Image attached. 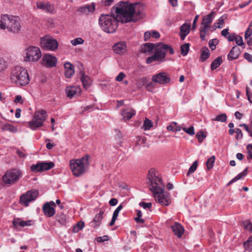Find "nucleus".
Here are the masks:
<instances>
[{
	"mask_svg": "<svg viewBox=\"0 0 252 252\" xmlns=\"http://www.w3.org/2000/svg\"><path fill=\"white\" fill-rule=\"evenodd\" d=\"M148 178L150 189L156 202L163 206H168L171 203L170 197L169 193L163 190L164 185L161 179L156 175L153 169L149 171Z\"/></svg>",
	"mask_w": 252,
	"mask_h": 252,
	"instance_id": "nucleus-1",
	"label": "nucleus"
},
{
	"mask_svg": "<svg viewBox=\"0 0 252 252\" xmlns=\"http://www.w3.org/2000/svg\"><path fill=\"white\" fill-rule=\"evenodd\" d=\"M139 7L137 3L120 2L116 7L117 18L122 23L135 21V15L140 13Z\"/></svg>",
	"mask_w": 252,
	"mask_h": 252,
	"instance_id": "nucleus-2",
	"label": "nucleus"
},
{
	"mask_svg": "<svg viewBox=\"0 0 252 252\" xmlns=\"http://www.w3.org/2000/svg\"><path fill=\"white\" fill-rule=\"evenodd\" d=\"M10 78L13 83L20 86L28 85L30 81L27 70L20 66H15L12 69Z\"/></svg>",
	"mask_w": 252,
	"mask_h": 252,
	"instance_id": "nucleus-3",
	"label": "nucleus"
},
{
	"mask_svg": "<svg viewBox=\"0 0 252 252\" xmlns=\"http://www.w3.org/2000/svg\"><path fill=\"white\" fill-rule=\"evenodd\" d=\"M21 25L18 17L7 14L2 15L0 19V29L17 33L21 30Z\"/></svg>",
	"mask_w": 252,
	"mask_h": 252,
	"instance_id": "nucleus-4",
	"label": "nucleus"
},
{
	"mask_svg": "<svg viewBox=\"0 0 252 252\" xmlns=\"http://www.w3.org/2000/svg\"><path fill=\"white\" fill-rule=\"evenodd\" d=\"M98 22L101 29L107 33H114L118 28V20L113 15L101 14Z\"/></svg>",
	"mask_w": 252,
	"mask_h": 252,
	"instance_id": "nucleus-5",
	"label": "nucleus"
},
{
	"mask_svg": "<svg viewBox=\"0 0 252 252\" xmlns=\"http://www.w3.org/2000/svg\"><path fill=\"white\" fill-rule=\"evenodd\" d=\"M89 157L87 155L80 159H73L70 161V168L73 175L78 177L84 174L89 166Z\"/></svg>",
	"mask_w": 252,
	"mask_h": 252,
	"instance_id": "nucleus-6",
	"label": "nucleus"
},
{
	"mask_svg": "<svg viewBox=\"0 0 252 252\" xmlns=\"http://www.w3.org/2000/svg\"><path fill=\"white\" fill-rule=\"evenodd\" d=\"M24 61L26 62L36 63L42 57L40 49L36 46L30 45L24 50Z\"/></svg>",
	"mask_w": 252,
	"mask_h": 252,
	"instance_id": "nucleus-7",
	"label": "nucleus"
},
{
	"mask_svg": "<svg viewBox=\"0 0 252 252\" xmlns=\"http://www.w3.org/2000/svg\"><path fill=\"white\" fill-rule=\"evenodd\" d=\"M22 176V171L18 169H12L6 171L2 177L5 184L12 185L17 182Z\"/></svg>",
	"mask_w": 252,
	"mask_h": 252,
	"instance_id": "nucleus-8",
	"label": "nucleus"
},
{
	"mask_svg": "<svg viewBox=\"0 0 252 252\" xmlns=\"http://www.w3.org/2000/svg\"><path fill=\"white\" fill-rule=\"evenodd\" d=\"M155 55L158 61L163 62L164 61V58L167 52L168 51L170 54L174 53V50L170 47L163 43H158L155 45Z\"/></svg>",
	"mask_w": 252,
	"mask_h": 252,
	"instance_id": "nucleus-9",
	"label": "nucleus"
},
{
	"mask_svg": "<svg viewBox=\"0 0 252 252\" xmlns=\"http://www.w3.org/2000/svg\"><path fill=\"white\" fill-rule=\"evenodd\" d=\"M41 47L46 50L55 51L59 46L57 41L49 35H46L40 39Z\"/></svg>",
	"mask_w": 252,
	"mask_h": 252,
	"instance_id": "nucleus-10",
	"label": "nucleus"
},
{
	"mask_svg": "<svg viewBox=\"0 0 252 252\" xmlns=\"http://www.w3.org/2000/svg\"><path fill=\"white\" fill-rule=\"evenodd\" d=\"M38 194V191L36 189H32L27 191L21 195L20 203L24 206L27 207L29 203L34 201Z\"/></svg>",
	"mask_w": 252,
	"mask_h": 252,
	"instance_id": "nucleus-11",
	"label": "nucleus"
},
{
	"mask_svg": "<svg viewBox=\"0 0 252 252\" xmlns=\"http://www.w3.org/2000/svg\"><path fill=\"white\" fill-rule=\"evenodd\" d=\"M58 60L57 58L49 54H44L42 58V64L47 67H53L56 66Z\"/></svg>",
	"mask_w": 252,
	"mask_h": 252,
	"instance_id": "nucleus-12",
	"label": "nucleus"
},
{
	"mask_svg": "<svg viewBox=\"0 0 252 252\" xmlns=\"http://www.w3.org/2000/svg\"><path fill=\"white\" fill-rule=\"evenodd\" d=\"M152 80L154 82L161 85L168 83L170 81L169 75L165 72H161L154 75L152 77Z\"/></svg>",
	"mask_w": 252,
	"mask_h": 252,
	"instance_id": "nucleus-13",
	"label": "nucleus"
},
{
	"mask_svg": "<svg viewBox=\"0 0 252 252\" xmlns=\"http://www.w3.org/2000/svg\"><path fill=\"white\" fill-rule=\"evenodd\" d=\"M55 206V203L53 201L45 203L43 206V211L44 215L48 217H53L55 214L54 209Z\"/></svg>",
	"mask_w": 252,
	"mask_h": 252,
	"instance_id": "nucleus-14",
	"label": "nucleus"
},
{
	"mask_svg": "<svg viewBox=\"0 0 252 252\" xmlns=\"http://www.w3.org/2000/svg\"><path fill=\"white\" fill-rule=\"evenodd\" d=\"M38 8L45 11L47 13L54 14L56 12V10L54 5L50 4L48 2H38L36 3Z\"/></svg>",
	"mask_w": 252,
	"mask_h": 252,
	"instance_id": "nucleus-15",
	"label": "nucleus"
},
{
	"mask_svg": "<svg viewBox=\"0 0 252 252\" xmlns=\"http://www.w3.org/2000/svg\"><path fill=\"white\" fill-rule=\"evenodd\" d=\"M146 84V88L148 92H155V89L156 88V85L155 82L153 81L147 83V78L146 77H143L140 79L137 82V86L139 87H141L142 86Z\"/></svg>",
	"mask_w": 252,
	"mask_h": 252,
	"instance_id": "nucleus-16",
	"label": "nucleus"
},
{
	"mask_svg": "<svg viewBox=\"0 0 252 252\" xmlns=\"http://www.w3.org/2000/svg\"><path fill=\"white\" fill-rule=\"evenodd\" d=\"M113 51L117 54H122L126 51V44L124 41H120L115 43L112 47Z\"/></svg>",
	"mask_w": 252,
	"mask_h": 252,
	"instance_id": "nucleus-17",
	"label": "nucleus"
},
{
	"mask_svg": "<svg viewBox=\"0 0 252 252\" xmlns=\"http://www.w3.org/2000/svg\"><path fill=\"white\" fill-rule=\"evenodd\" d=\"M34 221L32 220H24L20 218H15L13 221V225L15 227L20 226L25 227L33 225Z\"/></svg>",
	"mask_w": 252,
	"mask_h": 252,
	"instance_id": "nucleus-18",
	"label": "nucleus"
},
{
	"mask_svg": "<svg viewBox=\"0 0 252 252\" xmlns=\"http://www.w3.org/2000/svg\"><path fill=\"white\" fill-rule=\"evenodd\" d=\"M241 50L238 47L235 46L232 47L227 55V59L229 61H232L237 59L241 54Z\"/></svg>",
	"mask_w": 252,
	"mask_h": 252,
	"instance_id": "nucleus-19",
	"label": "nucleus"
},
{
	"mask_svg": "<svg viewBox=\"0 0 252 252\" xmlns=\"http://www.w3.org/2000/svg\"><path fill=\"white\" fill-rule=\"evenodd\" d=\"M64 74L66 78H71L74 74L73 65L69 62H66L64 64Z\"/></svg>",
	"mask_w": 252,
	"mask_h": 252,
	"instance_id": "nucleus-20",
	"label": "nucleus"
},
{
	"mask_svg": "<svg viewBox=\"0 0 252 252\" xmlns=\"http://www.w3.org/2000/svg\"><path fill=\"white\" fill-rule=\"evenodd\" d=\"M190 25L184 23L180 27V36L181 40L185 39L186 36L189 33Z\"/></svg>",
	"mask_w": 252,
	"mask_h": 252,
	"instance_id": "nucleus-21",
	"label": "nucleus"
},
{
	"mask_svg": "<svg viewBox=\"0 0 252 252\" xmlns=\"http://www.w3.org/2000/svg\"><path fill=\"white\" fill-rule=\"evenodd\" d=\"M136 114V111L131 108H127L122 112V115L125 121L130 120Z\"/></svg>",
	"mask_w": 252,
	"mask_h": 252,
	"instance_id": "nucleus-22",
	"label": "nucleus"
},
{
	"mask_svg": "<svg viewBox=\"0 0 252 252\" xmlns=\"http://www.w3.org/2000/svg\"><path fill=\"white\" fill-rule=\"evenodd\" d=\"M245 39L249 46H252V21L245 33Z\"/></svg>",
	"mask_w": 252,
	"mask_h": 252,
	"instance_id": "nucleus-23",
	"label": "nucleus"
},
{
	"mask_svg": "<svg viewBox=\"0 0 252 252\" xmlns=\"http://www.w3.org/2000/svg\"><path fill=\"white\" fill-rule=\"evenodd\" d=\"M211 26H210L201 24V25L200 27L199 32L200 36L202 40H204L205 39L206 36L208 32L210 31L211 32Z\"/></svg>",
	"mask_w": 252,
	"mask_h": 252,
	"instance_id": "nucleus-24",
	"label": "nucleus"
},
{
	"mask_svg": "<svg viewBox=\"0 0 252 252\" xmlns=\"http://www.w3.org/2000/svg\"><path fill=\"white\" fill-rule=\"evenodd\" d=\"M95 9V5L93 4L92 5H87L85 6L80 7L78 9V12L83 15H88L91 12H94Z\"/></svg>",
	"mask_w": 252,
	"mask_h": 252,
	"instance_id": "nucleus-25",
	"label": "nucleus"
},
{
	"mask_svg": "<svg viewBox=\"0 0 252 252\" xmlns=\"http://www.w3.org/2000/svg\"><path fill=\"white\" fill-rule=\"evenodd\" d=\"M174 234L179 238L181 237L184 232L183 226L179 223H175L172 227Z\"/></svg>",
	"mask_w": 252,
	"mask_h": 252,
	"instance_id": "nucleus-26",
	"label": "nucleus"
},
{
	"mask_svg": "<svg viewBox=\"0 0 252 252\" xmlns=\"http://www.w3.org/2000/svg\"><path fill=\"white\" fill-rule=\"evenodd\" d=\"M47 113L45 110H41L40 111H36L34 113L33 118L39 120L42 123H44L47 118Z\"/></svg>",
	"mask_w": 252,
	"mask_h": 252,
	"instance_id": "nucleus-27",
	"label": "nucleus"
},
{
	"mask_svg": "<svg viewBox=\"0 0 252 252\" xmlns=\"http://www.w3.org/2000/svg\"><path fill=\"white\" fill-rule=\"evenodd\" d=\"M155 47V44L150 43H146L142 45L140 47V51L142 53L151 54Z\"/></svg>",
	"mask_w": 252,
	"mask_h": 252,
	"instance_id": "nucleus-28",
	"label": "nucleus"
},
{
	"mask_svg": "<svg viewBox=\"0 0 252 252\" xmlns=\"http://www.w3.org/2000/svg\"><path fill=\"white\" fill-rule=\"evenodd\" d=\"M79 88L75 86H68L65 89V93L67 97L71 98L75 96L77 92L79 93Z\"/></svg>",
	"mask_w": 252,
	"mask_h": 252,
	"instance_id": "nucleus-29",
	"label": "nucleus"
},
{
	"mask_svg": "<svg viewBox=\"0 0 252 252\" xmlns=\"http://www.w3.org/2000/svg\"><path fill=\"white\" fill-rule=\"evenodd\" d=\"M43 126V124L40 122L39 120H37L36 119H35L33 117L32 121L28 122V126L29 127L32 129L36 130L37 128L42 126Z\"/></svg>",
	"mask_w": 252,
	"mask_h": 252,
	"instance_id": "nucleus-30",
	"label": "nucleus"
},
{
	"mask_svg": "<svg viewBox=\"0 0 252 252\" xmlns=\"http://www.w3.org/2000/svg\"><path fill=\"white\" fill-rule=\"evenodd\" d=\"M215 14V12L212 11L207 15L204 16L202 19L201 24L210 26V24L212 23L214 18Z\"/></svg>",
	"mask_w": 252,
	"mask_h": 252,
	"instance_id": "nucleus-31",
	"label": "nucleus"
},
{
	"mask_svg": "<svg viewBox=\"0 0 252 252\" xmlns=\"http://www.w3.org/2000/svg\"><path fill=\"white\" fill-rule=\"evenodd\" d=\"M81 81L85 89H88L92 84V80L91 78L87 75L83 74L81 76Z\"/></svg>",
	"mask_w": 252,
	"mask_h": 252,
	"instance_id": "nucleus-32",
	"label": "nucleus"
},
{
	"mask_svg": "<svg viewBox=\"0 0 252 252\" xmlns=\"http://www.w3.org/2000/svg\"><path fill=\"white\" fill-rule=\"evenodd\" d=\"M158 38L160 37L159 33L155 31H147L144 34V40H148L150 37Z\"/></svg>",
	"mask_w": 252,
	"mask_h": 252,
	"instance_id": "nucleus-33",
	"label": "nucleus"
},
{
	"mask_svg": "<svg viewBox=\"0 0 252 252\" xmlns=\"http://www.w3.org/2000/svg\"><path fill=\"white\" fill-rule=\"evenodd\" d=\"M123 205L121 204L115 209V210L113 212L112 220L109 223L110 226H113L114 224L115 221L117 219V217L119 216V214L120 212L121 211V210L123 209Z\"/></svg>",
	"mask_w": 252,
	"mask_h": 252,
	"instance_id": "nucleus-34",
	"label": "nucleus"
},
{
	"mask_svg": "<svg viewBox=\"0 0 252 252\" xmlns=\"http://www.w3.org/2000/svg\"><path fill=\"white\" fill-rule=\"evenodd\" d=\"M103 213H104L103 211H100L98 214H97L95 215V216L93 220V221L94 226L96 227V226H99L100 224L101 220L103 218L102 216H103Z\"/></svg>",
	"mask_w": 252,
	"mask_h": 252,
	"instance_id": "nucleus-35",
	"label": "nucleus"
},
{
	"mask_svg": "<svg viewBox=\"0 0 252 252\" xmlns=\"http://www.w3.org/2000/svg\"><path fill=\"white\" fill-rule=\"evenodd\" d=\"M222 62V59L221 57H218L215 59L211 64V68L212 70H214L217 67H219L220 65Z\"/></svg>",
	"mask_w": 252,
	"mask_h": 252,
	"instance_id": "nucleus-36",
	"label": "nucleus"
},
{
	"mask_svg": "<svg viewBox=\"0 0 252 252\" xmlns=\"http://www.w3.org/2000/svg\"><path fill=\"white\" fill-rule=\"evenodd\" d=\"M248 168H246L243 171L238 174L235 177H234L233 179H232L229 182V184H230L232 183H234L242 178L244 177L248 173Z\"/></svg>",
	"mask_w": 252,
	"mask_h": 252,
	"instance_id": "nucleus-37",
	"label": "nucleus"
},
{
	"mask_svg": "<svg viewBox=\"0 0 252 252\" xmlns=\"http://www.w3.org/2000/svg\"><path fill=\"white\" fill-rule=\"evenodd\" d=\"M42 171L44 170H48L54 166V164L53 162H40Z\"/></svg>",
	"mask_w": 252,
	"mask_h": 252,
	"instance_id": "nucleus-38",
	"label": "nucleus"
},
{
	"mask_svg": "<svg viewBox=\"0 0 252 252\" xmlns=\"http://www.w3.org/2000/svg\"><path fill=\"white\" fill-rule=\"evenodd\" d=\"M167 129L168 131L177 132L179 131L181 128L179 126L177 125L176 122H172L169 126H167Z\"/></svg>",
	"mask_w": 252,
	"mask_h": 252,
	"instance_id": "nucleus-39",
	"label": "nucleus"
},
{
	"mask_svg": "<svg viewBox=\"0 0 252 252\" xmlns=\"http://www.w3.org/2000/svg\"><path fill=\"white\" fill-rule=\"evenodd\" d=\"M57 221L62 225H65L67 223V218L63 214H61L57 216Z\"/></svg>",
	"mask_w": 252,
	"mask_h": 252,
	"instance_id": "nucleus-40",
	"label": "nucleus"
},
{
	"mask_svg": "<svg viewBox=\"0 0 252 252\" xmlns=\"http://www.w3.org/2000/svg\"><path fill=\"white\" fill-rule=\"evenodd\" d=\"M244 246L246 250L252 252V236L250 237L248 240L244 242Z\"/></svg>",
	"mask_w": 252,
	"mask_h": 252,
	"instance_id": "nucleus-41",
	"label": "nucleus"
},
{
	"mask_svg": "<svg viewBox=\"0 0 252 252\" xmlns=\"http://www.w3.org/2000/svg\"><path fill=\"white\" fill-rule=\"evenodd\" d=\"M153 126L152 122L151 120L146 118L144 122L142 127L145 130H149Z\"/></svg>",
	"mask_w": 252,
	"mask_h": 252,
	"instance_id": "nucleus-42",
	"label": "nucleus"
},
{
	"mask_svg": "<svg viewBox=\"0 0 252 252\" xmlns=\"http://www.w3.org/2000/svg\"><path fill=\"white\" fill-rule=\"evenodd\" d=\"M246 149L247 150L248 156L247 160L249 162L252 160V144H249L247 146Z\"/></svg>",
	"mask_w": 252,
	"mask_h": 252,
	"instance_id": "nucleus-43",
	"label": "nucleus"
},
{
	"mask_svg": "<svg viewBox=\"0 0 252 252\" xmlns=\"http://www.w3.org/2000/svg\"><path fill=\"white\" fill-rule=\"evenodd\" d=\"M189 43H186L181 47V52L183 56H186L189 52Z\"/></svg>",
	"mask_w": 252,
	"mask_h": 252,
	"instance_id": "nucleus-44",
	"label": "nucleus"
},
{
	"mask_svg": "<svg viewBox=\"0 0 252 252\" xmlns=\"http://www.w3.org/2000/svg\"><path fill=\"white\" fill-rule=\"evenodd\" d=\"M215 160V157L214 156H212L208 159L206 162V165L208 170L213 168Z\"/></svg>",
	"mask_w": 252,
	"mask_h": 252,
	"instance_id": "nucleus-45",
	"label": "nucleus"
},
{
	"mask_svg": "<svg viewBox=\"0 0 252 252\" xmlns=\"http://www.w3.org/2000/svg\"><path fill=\"white\" fill-rule=\"evenodd\" d=\"M137 217L135 218V220L137 223H143L144 222L145 220L141 218L142 217V213L141 211L136 210Z\"/></svg>",
	"mask_w": 252,
	"mask_h": 252,
	"instance_id": "nucleus-46",
	"label": "nucleus"
},
{
	"mask_svg": "<svg viewBox=\"0 0 252 252\" xmlns=\"http://www.w3.org/2000/svg\"><path fill=\"white\" fill-rule=\"evenodd\" d=\"M84 227V223L83 221L78 222L75 226H74L73 229V231L74 233H77L81 229H82Z\"/></svg>",
	"mask_w": 252,
	"mask_h": 252,
	"instance_id": "nucleus-47",
	"label": "nucleus"
},
{
	"mask_svg": "<svg viewBox=\"0 0 252 252\" xmlns=\"http://www.w3.org/2000/svg\"><path fill=\"white\" fill-rule=\"evenodd\" d=\"M209 55L210 53L209 49L207 48H204L201 54V59H202L203 61H204L207 59L209 58Z\"/></svg>",
	"mask_w": 252,
	"mask_h": 252,
	"instance_id": "nucleus-48",
	"label": "nucleus"
},
{
	"mask_svg": "<svg viewBox=\"0 0 252 252\" xmlns=\"http://www.w3.org/2000/svg\"><path fill=\"white\" fill-rule=\"evenodd\" d=\"M70 42L72 45L77 46L78 45L83 44L84 42V40L81 37H77L71 40Z\"/></svg>",
	"mask_w": 252,
	"mask_h": 252,
	"instance_id": "nucleus-49",
	"label": "nucleus"
},
{
	"mask_svg": "<svg viewBox=\"0 0 252 252\" xmlns=\"http://www.w3.org/2000/svg\"><path fill=\"white\" fill-rule=\"evenodd\" d=\"M31 169L32 171L34 172H41V167L40 162L37 163L36 164H33L31 167Z\"/></svg>",
	"mask_w": 252,
	"mask_h": 252,
	"instance_id": "nucleus-50",
	"label": "nucleus"
},
{
	"mask_svg": "<svg viewBox=\"0 0 252 252\" xmlns=\"http://www.w3.org/2000/svg\"><path fill=\"white\" fill-rule=\"evenodd\" d=\"M235 41L238 46H241L243 48L245 47L243 38L241 36L237 35Z\"/></svg>",
	"mask_w": 252,
	"mask_h": 252,
	"instance_id": "nucleus-51",
	"label": "nucleus"
},
{
	"mask_svg": "<svg viewBox=\"0 0 252 252\" xmlns=\"http://www.w3.org/2000/svg\"><path fill=\"white\" fill-rule=\"evenodd\" d=\"M226 115L225 114H222L217 116V117L214 120L220 122H225L226 121Z\"/></svg>",
	"mask_w": 252,
	"mask_h": 252,
	"instance_id": "nucleus-52",
	"label": "nucleus"
},
{
	"mask_svg": "<svg viewBox=\"0 0 252 252\" xmlns=\"http://www.w3.org/2000/svg\"><path fill=\"white\" fill-rule=\"evenodd\" d=\"M206 136V135H205V133L202 131L198 132L196 134V137L200 143L203 141Z\"/></svg>",
	"mask_w": 252,
	"mask_h": 252,
	"instance_id": "nucleus-53",
	"label": "nucleus"
},
{
	"mask_svg": "<svg viewBox=\"0 0 252 252\" xmlns=\"http://www.w3.org/2000/svg\"><path fill=\"white\" fill-rule=\"evenodd\" d=\"M239 126H240V127L245 126L246 130L249 133V136L252 138V121L251 122L250 127L245 124H240L239 125Z\"/></svg>",
	"mask_w": 252,
	"mask_h": 252,
	"instance_id": "nucleus-54",
	"label": "nucleus"
},
{
	"mask_svg": "<svg viewBox=\"0 0 252 252\" xmlns=\"http://www.w3.org/2000/svg\"><path fill=\"white\" fill-rule=\"evenodd\" d=\"M219 42V40L216 39H213L210 40L209 42V47L212 50H214L216 49V46L218 44Z\"/></svg>",
	"mask_w": 252,
	"mask_h": 252,
	"instance_id": "nucleus-55",
	"label": "nucleus"
},
{
	"mask_svg": "<svg viewBox=\"0 0 252 252\" xmlns=\"http://www.w3.org/2000/svg\"><path fill=\"white\" fill-rule=\"evenodd\" d=\"M197 161L196 160L194 161L192 165L189 167L187 175H189V174L194 172L197 168Z\"/></svg>",
	"mask_w": 252,
	"mask_h": 252,
	"instance_id": "nucleus-56",
	"label": "nucleus"
},
{
	"mask_svg": "<svg viewBox=\"0 0 252 252\" xmlns=\"http://www.w3.org/2000/svg\"><path fill=\"white\" fill-rule=\"evenodd\" d=\"M182 128L185 132L190 135H193L194 134V130L193 126H191L189 128L182 127Z\"/></svg>",
	"mask_w": 252,
	"mask_h": 252,
	"instance_id": "nucleus-57",
	"label": "nucleus"
},
{
	"mask_svg": "<svg viewBox=\"0 0 252 252\" xmlns=\"http://www.w3.org/2000/svg\"><path fill=\"white\" fill-rule=\"evenodd\" d=\"M244 227L250 231H252V223L249 220H247L243 222Z\"/></svg>",
	"mask_w": 252,
	"mask_h": 252,
	"instance_id": "nucleus-58",
	"label": "nucleus"
},
{
	"mask_svg": "<svg viewBox=\"0 0 252 252\" xmlns=\"http://www.w3.org/2000/svg\"><path fill=\"white\" fill-rule=\"evenodd\" d=\"M225 18L226 17L224 15H223L219 18L218 21L217 22L218 28L220 29L222 28V26L224 24V20Z\"/></svg>",
	"mask_w": 252,
	"mask_h": 252,
	"instance_id": "nucleus-59",
	"label": "nucleus"
},
{
	"mask_svg": "<svg viewBox=\"0 0 252 252\" xmlns=\"http://www.w3.org/2000/svg\"><path fill=\"white\" fill-rule=\"evenodd\" d=\"M139 205L145 209H150L152 207V203L150 202L146 203L145 202H141L139 203Z\"/></svg>",
	"mask_w": 252,
	"mask_h": 252,
	"instance_id": "nucleus-60",
	"label": "nucleus"
},
{
	"mask_svg": "<svg viewBox=\"0 0 252 252\" xmlns=\"http://www.w3.org/2000/svg\"><path fill=\"white\" fill-rule=\"evenodd\" d=\"M13 127L8 124H3L1 126V129L2 130H9L12 131L13 130Z\"/></svg>",
	"mask_w": 252,
	"mask_h": 252,
	"instance_id": "nucleus-61",
	"label": "nucleus"
},
{
	"mask_svg": "<svg viewBox=\"0 0 252 252\" xmlns=\"http://www.w3.org/2000/svg\"><path fill=\"white\" fill-rule=\"evenodd\" d=\"M156 61H158V59L156 58V55L154 54L153 56L148 58L146 59V63L147 64H150Z\"/></svg>",
	"mask_w": 252,
	"mask_h": 252,
	"instance_id": "nucleus-62",
	"label": "nucleus"
},
{
	"mask_svg": "<svg viewBox=\"0 0 252 252\" xmlns=\"http://www.w3.org/2000/svg\"><path fill=\"white\" fill-rule=\"evenodd\" d=\"M6 68V63L0 58V71L4 70Z\"/></svg>",
	"mask_w": 252,
	"mask_h": 252,
	"instance_id": "nucleus-63",
	"label": "nucleus"
},
{
	"mask_svg": "<svg viewBox=\"0 0 252 252\" xmlns=\"http://www.w3.org/2000/svg\"><path fill=\"white\" fill-rule=\"evenodd\" d=\"M14 102L16 103H20L21 104H23L24 102V100L21 95H17L15 96Z\"/></svg>",
	"mask_w": 252,
	"mask_h": 252,
	"instance_id": "nucleus-64",
	"label": "nucleus"
}]
</instances>
